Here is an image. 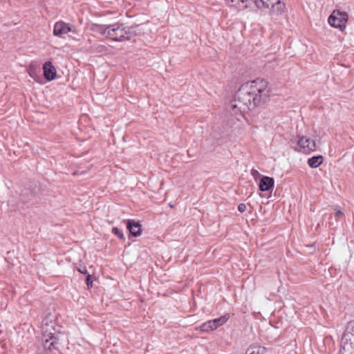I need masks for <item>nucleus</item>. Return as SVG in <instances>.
<instances>
[{
	"instance_id": "obj_16",
	"label": "nucleus",
	"mask_w": 354,
	"mask_h": 354,
	"mask_svg": "<svg viewBox=\"0 0 354 354\" xmlns=\"http://www.w3.org/2000/svg\"><path fill=\"white\" fill-rule=\"evenodd\" d=\"M251 174L255 180H257V178L261 176L260 173L257 170H255V169H252L251 171Z\"/></svg>"
},
{
	"instance_id": "obj_3",
	"label": "nucleus",
	"mask_w": 354,
	"mask_h": 354,
	"mask_svg": "<svg viewBox=\"0 0 354 354\" xmlns=\"http://www.w3.org/2000/svg\"><path fill=\"white\" fill-rule=\"evenodd\" d=\"M91 30L114 41H121L130 39L129 28L122 24L116 23L109 26L93 24Z\"/></svg>"
},
{
	"instance_id": "obj_10",
	"label": "nucleus",
	"mask_w": 354,
	"mask_h": 354,
	"mask_svg": "<svg viewBox=\"0 0 354 354\" xmlns=\"http://www.w3.org/2000/svg\"><path fill=\"white\" fill-rule=\"evenodd\" d=\"M44 75L48 81L53 80L56 77V70L50 62H46L43 66Z\"/></svg>"
},
{
	"instance_id": "obj_15",
	"label": "nucleus",
	"mask_w": 354,
	"mask_h": 354,
	"mask_svg": "<svg viewBox=\"0 0 354 354\" xmlns=\"http://www.w3.org/2000/svg\"><path fill=\"white\" fill-rule=\"evenodd\" d=\"M112 232H113L115 235L118 236L120 239H124L123 234H122V232H121L118 228H117V227H113V228L112 229Z\"/></svg>"
},
{
	"instance_id": "obj_13",
	"label": "nucleus",
	"mask_w": 354,
	"mask_h": 354,
	"mask_svg": "<svg viewBox=\"0 0 354 354\" xmlns=\"http://www.w3.org/2000/svg\"><path fill=\"white\" fill-rule=\"evenodd\" d=\"M324 158L322 156H313L308 160V165L311 168H317L322 164Z\"/></svg>"
},
{
	"instance_id": "obj_2",
	"label": "nucleus",
	"mask_w": 354,
	"mask_h": 354,
	"mask_svg": "<svg viewBox=\"0 0 354 354\" xmlns=\"http://www.w3.org/2000/svg\"><path fill=\"white\" fill-rule=\"evenodd\" d=\"M227 4L239 10L250 8L252 4L261 10H267L272 15H281L286 10V4L282 0H225Z\"/></svg>"
},
{
	"instance_id": "obj_14",
	"label": "nucleus",
	"mask_w": 354,
	"mask_h": 354,
	"mask_svg": "<svg viewBox=\"0 0 354 354\" xmlns=\"http://www.w3.org/2000/svg\"><path fill=\"white\" fill-rule=\"evenodd\" d=\"M260 347L256 345H252L246 350L245 354H259Z\"/></svg>"
},
{
	"instance_id": "obj_5",
	"label": "nucleus",
	"mask_w": 354,
	"mask_h": 354,
	"mask_svg": "<svg viewBox=\"0 0 354 354\" xmlns=\"http://www.w3.org/2000/svg\"><path fill=\"white\" fill-rule=\"evenodd\" d=\"M340 354H354V322H350L341 339Z\"/></svg>"
},
{
	"instance_id": "obj_7",
	"label": "nucleus",
	"mask_w": 354,
	"mask_h": 354,
	"mask_svg": "<svg viewBox=\"0 0 354 354\" xmlns=\"http://www.w3.org/2000/svg\"><path fill=\"white\" fill-rule=\"evenodd\" d=\"M230 318L229 314H225L219 318H216L212 320L207 321L203 323L201 326L196 328V330H199L202 332H209L216 330L219 326H223L225 324Z\"/></svg>"
},
{
	"instance_id": "obj_6",
	"label": "nucleus",
	"mask_w": 354,
	"mask_h": 354,
	"mask_svg": "<svg viewBox=\"0 0 354 354\" xmlns=\"http://www.w3.org/2000/svg\"><path fill=\"white\" fill-rule=\"evenodd\" d=\"M348 21V15L345 12L333 10L328 19V24L340 30H344Z\"/></svg>"
},
{
	"instance_id": "obj_21",
	"label": "nucleus",
	"mask_w": 354,
	"mask_h": 354,
	"mask_svg": "<svg viewBox=\"0 0 354 354\" xmlns=\"http://www.w3.org/2000/svg\"><path fill=\"white\" fill-rule=\"evenodd\" d=\"M78 271L81 273H86V269L85 267L82 268H79L78 269Z\"/></svg>"
},
{
	"instance_id": "obj_4",
	"label": "nucleus",
	"mask_w": 354,
	"mask_h": 354,
	"mask_svg": "<svg viewBox=\"0 0 354 354\" xmlns=\"http://www.w3.org/2000/svg\"><path fill=\"white\" fill-rule=\"evenodd\" d=\"M55 322L44 319L42 323V339L46 349L51 350L57 344V332L55 328Z\"/></svg>"
},
{
	"instance_id": "obj_18",
	"label": "nucleus",
	"mask_w": 354,
	"mask_h": 354,
	"mask_svg": "<svg viewBox=\"0 0 354 354\" xmlns=\"http://www.w3.org/2000/svg\"><path fill=\"white\" fill-rule=\"evenodd\" d=\"M91 276L90 274H88L86 277V284L89 287L92 284V281H91Z\"/></svg>"
},
{
	"instance_id": "obj_20",
	"label": "nucleus",
	"mask_w": 354,
	"mask_h": 354,
	"mask_svg": "<svg viewBox=\"0 0 354 354\" xmlns=\"http://www.w3.org/2000/svg\"><path fill=\"white\" fill-rule=\"evenodd\" d=\"M343 215V213L341 210L338 209L335 212V216L337 218L342 216Z\"/></svg>"
},
{
	"instance_id": "obj_1",
	"label": "nucleus",
	"mask_w": 354,
	"mask_h": 354,
	"mask_svg": "<svg viewBox=\"0 0 354 354\" xmlns=\"http://www.w3.org/2000/svg\"><path fill=\"white\" fill-rule=\"evenodd\" d=\"M270 92L269 84L265 80L257 78L245 82L229 104V111L233 115L244 117L246 113L263 105L269 98Z\"/></svg>"
},
{
	"instance_id": "obj_17",
	"label": "nucleus",
	"mask_w": 354,
	"mask_h": 354,
	"mask_svg": "<svg viewBox=\"0 0 354 354\" xmlns=\"http://www.w3.org/2000/svg\"><path fill=\"white\" fill-rule=\"evenodd\" d=\"M238 209L240 212H244L246 210V205L244 203H240Z\"/></svg>"
},
{
	"instance_id": "obj_19",
	"label": "nucleus",
	"mask_w": 354,
	"mask_h": 354,
	"mask_svg": "<svg viewBox=\"0 0 354 354\" xmlns=\"http://www.w3.org/2000/svg\"><path fill=\"white\" fill-rule=\"evenodd\" d=\"M245 131V127L241 125V127H239L237 129V133L241 134L242 133L243 131Z\"/></svg>"
},
{
	"instance_id": "obj_12",
	"label": "nucleus",
	"mask_w": 354,
	"mask_h": 354,
	"mask_svg": "<svg viewBox=\"0 0 354 354\" xmlns=\"http://www.w3.org/2000/svg\"><path fill=\"white\" fill-rule=\"evenodd\" d=\"M127 228L133 236H138L141 234V225L133 220H128L127 222Z\"/></svg>"
},
{
	"instance_id": "obj_11",
	"label": "nucleus",
	"mask_w": 354,
	"mask_h": 354,
	"mask_svg": "<svg viewBox=\"0 0 354 354\" xmlns=\"http://www.w3.org/2000/svg\"><path fill=\"white\" fill-rule=\"evenodd\" d=\"M274 185V178L269 176H263L259 182V189L261 192L268 191Z\"/></svg>"
},
{
	"instance_id": "obj_9",
	"label": "nucleus",
	"mask_w": 354,
	"mask_h": 354,
	"mask_svg": "<svg viewBox=\"0 0 354 354\" xmlns=\"http://www.w3.org/2000/svg\"><path fill=\"white\" fill-rule=\"evenodd\" d=\"M71 31H72V29L68 24L59 21L55 23L54 26L53 35L55 36L61 37L63 35H66Z\"/></svg>"
},
{
	"instance_id": "obj_8",
	"label": "nucleus",
	"mask_w": 354,
	"mask_h": 354,
	"mask_svg": "<svg viewBox=\"0 0 354 354\" xmlns=\"http://www.w3.org/2000/svg\"><path fill=\"white\" fill-rule=\"evenodd\" d=\"M297 145L299 148V151L304 153L315 151L317 149L315 141L305 136L298 137Z\"/></svg>"
}]
</instances>
